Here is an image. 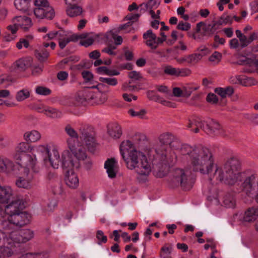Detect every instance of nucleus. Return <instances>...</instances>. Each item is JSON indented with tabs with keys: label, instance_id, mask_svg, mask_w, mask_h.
Here are the masks:
<instances>
[{
	"label": "nucleus",
	"instance_id": "6",
	"mask_svg": "<svg viewBox=\"0 0 258 258\" xmlns=\"http://www.w3.org/2000/svg\"><path fill=\"white\" fill-rule=\"evenodd\" d=\"M64 131L70 137L67 139V143L72 153H74L79 159L85 157V149L79 145L78 142L79 135L77 132L70 124L66 126Z\"/></svg>",
	"mask_w": 258,
	"mask_h": 258
},
{
	"label": "nucleus",
	"instance_id": "15",
	"mask_svg": "<svg viewBox=\"0 0 258 258\" xmlns=\"http://www.w3.org/2000/svg\"><path fill=\"white\" fill-rule=\"evenodd\" d=\"M24 167V175L19 177L16 181V185L19 188L29 189L31 188V181L33 177L32 173H30L28 167Z\"/></svg>",
	"mask_w": 258,
	"mask_h": 258
},
{
	"label": "nucleus",
	"instance_id": "31",
	"mask_svg": "<svg viewBox=\"0 0 258 258\" xmlns=\"http://www.w3.org/2000/svg\"><path fill=\"white\" fill-rule=\"evenodd\" d=\"M251 81V78L245 76H234L229 78V81L231 84H240L245 86L250 85Z\"/></svg>",
	"mask_w": 258,
	"mask_h": 258
},
{
	"label": "nucleus",
	"instance_id": "21",
	"mask_svg": "<svg viewBox=\"0 0 258 258\" xmlns=\"http://www.w3.org/2000/svg\"><path fill=\"white\" fill-rule=\"evenodd\" d=\"M64 180L66 184L71 188L75 189L79 186V177L74 170L66 171Z\"/></svg>",
	"mask_w": 258,
	"mask_h": 258
},
{
	"label": "nucleus",
	"instance_id": "1",
	"mask_svg": "<svg viewBox=\"0 0 258 258\" xmlns=\"http://www.w3.org/2000/svg\"><path fill=\"white\" fill-rule=\"evenodd\" d=\"M240 164L236 158L228 159L223 166H217L214 174L215 181L228 185H240L241 190L248 196H255L257 185L254 174L245 176L240 172Z\"/></svg>",
	"mask_w": 258,
	"mask_h": 258
},
{
	"label": "nucleus",
	"instance_id": "4",
	"mask_svg": "<svg viewBox=\"0 0 258 258\" xmlns=\"http://www.w3.org/2000/svg\"><path fill=\"white\" fill-rule=\"evenodd\" d=\"M173 136L168 133L160 135L159 140L160 145L157 147L155 152L162 161L169 163L173 162L174 159H177V151L183 144L178 141H173Z\"/></svg>",
	"mask_w": 258,
	"mask_h": 258
},
{
	"label": "nucleus",
	"instance_id": "56",
	"mask_svg": "<svg viewBox=\"0 0 258 258\" xmlns=\"http://www.w3.org/2000/svg\"><path fill=\"white\" fill-rule=\"evenodd\" d=\"M58 41L59 46L61 49L64 48L70 42L68 37L64 36L63 32L62 33L60 36L57 40Z\"/></svg>",
	"mask_w": 258,
	"mask_h": 258
},
{
	"label": "nucleus",
	"instance_id": "28",
	"mask_svg": "<svg viewBox=\"0 0 258 258\" xmlns=\"http://www.w3.org/2000/svg\"><path fill=\"white\" fill-rule=\"evenodd\" d=\"M201 119L197 117L193 120H189L187 127L188 128H191V130L195 133H197L199 132L200 128L202 129L204 131L205 130V126Z\"/></svg>",
	"mask_w": 258,
	"mask_h": 258
},
{
	"label": "nucleus",
	"instance_id": "51",
	"mask_svg": "<svg viewBox=\"0 0 258 258\" xmlns=\"http://www.w3.org/2000/svg\"><path fill=\"white\" fill-rule=\"evenodd\" d=\"M96 237L97 239V243L98 244L105 243L107 242V236L104 234V233L102 230H99L97 231Z\"/></svg>",
	"mask_w": 258,
	"mask_h": 258
},
{
	"label": "nucleus",
	"instance_id": "27",
	"mask_svg": "<svg viewBox=\"0 0 258 258\" xmlns=\"http://www.w3.org/2000/svg\"><path fill=\"white\" fill-rule=\"evenodd\" d=\"M15 165L13 161L8 158L0 157V171L10 173L15 170Z\"/></svg>",
	"mask_w": 258,
	"mask_h": 258
},
{
	"label": "nucleus",
	"instance_id": "26",
	"mask_svg": "<svg viewBox=\"0 0 258 258\" xmlns=\"http://www.w3.org/2000/svg\"><path fill=\"white\" fill-rule=\"evenodd\" d=\"M13 21L16 22V24L25 31L28 30L32 25L31 19L26 16L16 17Z\"/></svg>",
	"mask_w": 258,
	"mask_h": 258
},
{
	"label": "nucleus",
	"instance_id": "63",
	"mask_svg": "<svg viewBox=\"0 0 258 258\" xmlns=\"http://www.w3.org/2000/svg\"><path fill=\"white\" fill-rule=\"evenodd\" d=\"M128 76L130 78L135 80H139L142 78V76L139 72L136 71H132L129 72Z\"/></svg>",
	"mask_w": 258,
	"mask_h": 258
},
{
	"label": "nucleus",
	"instance_id": "2",
	"mask_svg": "<svg viewBox=\"0 0 258 258\" xmlns=\"http://www.w3.org/2000/svg\"><path fill=\"white\" fill-rule=\"evenodd\" d=\"M178 160L183 163H190L193 169L203 175H208L210 180L215 179L216 168L212 154L206 147L191 146L183 144L177 151Z\"/></svg>",
	"mask_w": 258,
	"mask_h": 258
},
{
	"label": "nucleus",
	"instance_id": "29",
	"mask_svg": "<svg viewBox=\"0 0 258 258\" xmlns=\"http://www.w3.org/2000/svg\"><path fill=\"white\" fill-rule=\"evenodd\" d=\"M90 92L91 90L89 89L79 91L76 96V101L81 104H84L86 102L89 103L90 97L92 96Z\"/></svg>",
	"mask_w": 258,
	"mask_h": 258
},
{
	"label": "nucleus",
	"instance_id": "20",
	"mask_svg": "<svg viewBox=\"0 0 258 258\" xmlns=\"http://www.w3.org/2000/svg\"><path fill=\"white\" fill-rule=\"evenodd\" d=\"M104 168L109 178H113L116 177L118 171V166L117 161L114 158L107 159L105 162Z\"/></svg>",
	"mask_w": 258,
	"mask_h": 258
},
{
	"label": "nucleus",
	"instance_id": "50",
	"mask_svg": "<svg viewBox=\"0 0 258 258\" xmlns=\"http://www.w3.org/2000/svg\"><path fill=\"white\" fill-rule=\"evenodd\" d=\"M82 76L86 83H90L93 85H95V83H94L93 81V75L91 72L88 71H83L82 73Z\"/></svg>",
	"mask_w": 258,
	"mask_h": 258
},
{
	"label": "nucleus",
	"instance_id": "23",
	"mask_svg": "<svg viewBox=\"0 0 258 258\" xmlns=\"http://www.w3.org/2000/svg\"><path fill=\"white\" fill-rule=\"evenodd\" d=\"M98 91V92L94 93L91 90L90 94L92 96L89 100L90 104L92 105L102 104L107 101V95L101 90Z\"/></svg>",
	"mask_w": 258,
	"mask_h": 258
},
{
	"label": "nucleus",
	"instance_id": "39",
	"mask_svg": "<svg viewBox=\"0 0 258 258\" xmlns=\"http://www.w3.org/2000/svg\"><path fill=\"white\" fill-rule=\"evenodd\" d=\"M35 54L38 59L44 61L48 57L49 53L45 48H39L35 51Z\"/></svg>",
	"mask_w": 258,
	"mask_h": 258
},
{
	"label": "nucleus",
	"instance_id": "43",
	"mask_svg": "<svg viewBox=\"0 0 258 258\" xmlns=\"http://www.w3.org/2000/svg\"><path fill=\"white\" fill-rule=\"evenodd\" d=\"M35 92L39 95L47 96L51 94V90L43 86H37L35 88Z\"/></svg>",
	"mask_w": 258,
	"mask_h": 258
},
{
	"label": "nucleus",
	"instance_id": "12",
	"mask_svg": "<svg viewBox=\"0 0 258 258\" xmlns=\"http://www.w3.org/2000/svg\"><path fill=\"white\" fill-rule=\"evenodd\" d=\"M37 150L42 154L48 156L50 165L54 169L58 168L60 163V156L58 151L56 149H53L52 152L50 153L48 145L45 144L38 146Z\"/></svg>",
	"mask_w": 258,
	"mask_h": 258
},
{
	"label": "nucleus",
	"instance_id": "33",
	"mask_svg": "<svg viewBox=\"0 0 258 258\" xmlns=\"http://www.w3.org/2000/svg\"><path fill=\"white\" fill-rule=\"evenodd\" d=\"M258 216V210L254 208L248 209L244 213L243 220L246 222L254 221Z\"/></svg>",
	"mask_w": 258,
	"mask_h": 258
},
{
	"label": "nucleus",
	"instance_id": "55",
	"mask_svg": "<svg viewBox=\"0 0 258 258\" xmlns=\"http://www.w3.org/2000/svg\"><path fill=\"white\" fill-rule=\"evenodd\" d=\"M62 33L61 31L51 32L45 35L44 38L46 40L55 39L57 40Z\"/></svg>",
	"mask_w": 258,
	"mask_h": 258
},
{
	"label": "nucleus",
	"instance_id": "14",
	"mask_svg": "<svg viewBox=\"0 0 258 258\" xmlns=\"http://www.w3.org/2000/svg\"><path fill=\"white\" fill-rule=\"evenodd\" d=\"M163 72L166 75L176 77H184L188 76L191 74V71L189 69L174 68L170 65L164 66Z\"/></svg>",
	"mask_w": 258,
	"mask_h": 258
},
{
	"label": "nucleus",
	"instance_id": "32",
	"mask_svg": "<svg viewBox=\"0 0 258 258\" xmlns=\"http://www.w3.org/2000/svg\"><path fill=\"white\" fill-rule=\"evenodd\" d=\"M23 138L28 143H34L41 139V134L36 130H32L26 132L24 134Z\"/></svg>",
	"mask_w": 258,
	"mask_h": 258
},
{
	"label": "nucleus",
	"instance_id": "38",
	"mask_svg": "<svg viewBox=\"0 0 258 258\" xmlns=\"http://www.w3.org/2000/svg\"><path fill=\"white\" fill-rule=\"evenodd\" d=\"M30 96V92L29 90L27 88H24L16 93L15 98L17 101L21 102L28 98Z\"/></svg>",
	"mask_w": 258,
	"mask_h": 258
},
{
	"label": "nucleus",
	"instance_id": "8",
	"mask_svg": "<svg viewBox=\"0 0 258 258\" xmlns=\"http://www.w3.org/2000/svg\"><path fill=\"white\" fill-rule=\"evenodd\" d=\"M30 216L26 212H20L8 216L6 220H3L1 224L6 227L10 231H12L13 226L21 227L28 224L30 220Z\"/></svg>",
	"mask_w": 258,
	"mask_h": 258
},
{
	"label": "nucleus",
	"instance_id": "45",
	"mask_svg": "<svg viewBox=\"0 0 258 258\" xmlns=\"http://www.w3.org/2000/svg\"><path fill=\"white\" fill-rule=\"evenodd\" d=\"M187 63L195 64L197 63L201 59L202 55L197 53L187 55Z\"/></svg>",
	"mask_w": 258,
	"mask_h": 258
},
{
	"label": "nucleus",
	"instance_id": "17",
	"mask_svg": "<svg viewBox=\"0 0 258 258\" xmlns=\"http://www.w3.org/2000/svg\"><path fill=\"white\" fill-rule=\"evenodd\" d=\"M143 137V136H142L140 135H136L134 137L135 142L134 143H132L129 140H126L122 142L120 145V153L122 158H124L126 153L128 154L130 151L132 150H136L135 147L138 146V143L137 141H141L142 138Z\"/></svg>",
	"mask_w": 258,
	"mask_h": 258
},
{
	"label": "nucleus",
	"instance_id": "3",
	"mask_svg": "<svg viewBox=\"0 0 258 258\" xmlns=\"http://www.w3.org/2000/svg\"><path fill=\"white\" fill-rule=\"evenodd\" d=\"M122 158L127 168L135 170L138 174L137 178L139 181L144 182L147 180L152 170V163L147 158L145 153L137 149L132 150Z\"/></svg>",
	"mask_w": 258,
	"mask_h": 258
},
{
	"label": "nucleus",
	"instance_id": "35",
	"mask_svg": "<svg viewBox=\"0 0 258 258\" xmlns=\"http://www.w3.org/2000/svg\"><path fill=\"white\" fill-rule=\"evenodd\" d=\"M66 13L70 17H75L81 16L83 13V8L79 6L67 7Z\"/></svg>",
	"mask_w": 258,
	"mask_h": 258
},
{
	"label": "nucleus",
	"instance_id": "16",
	"mask_svg": "<svg viewBox=\"0 0 258 258\" xmlns=\"http://www.w3.org/2000/svg\"><path fill=\"white\" fill-rule=\"evenodd\" d=\"M143 38L145 44L152 50L156 49L160 44L158 37L151 29L143 34Z\"/></svg>",
	"mask_w": 258,
	"mask_h": 258
},
{
	"label": "nucleus",
	"instance_id": "9",
	"mask_svg": "<svg viewBox=\"0 0 258 258\" xmlns=\"http://www.w3.org/2000/svg\"><path fill=\"white\" fill-rule=\"evenodd\" d=\"M34 4V14L37 18L52 20L54 17V10L47 0H35Z\"/></svg>",
	"mask_w": 258,
	"mask_h": 258
},
{
	"label": "nucleus",
	"instance_id": "19",
	"mask_svg": "<svg viewBox=\"0 0 258 258\" xmlns=\"http://www.w3.org/2000/svg\"><path fill=\"white\" fill-rule=\"evenodd\" d=\"M80 132L81 140L84 142L89 150L93 151L96 146L93 136L90 134L84 127L81 128Z\"/></svg>",
	"mask_w": 258,
	"mask_h": 258
},
{
	"label": "nucleus",
	"instance_id": "49",
	"mask_svg": "<svg viewBox=\"0 0 258 258\" xmlns=\"http://www.w3.org/2000/svg\"><path fill=\"white\" fill-rule=\"evenodd\" d=\"M147 96H148V97L150 100H152L155 101L160 102L164 105H167V104L168 103V102H166L165 100H162L159 97V96L157 95V94H156V93H155L152 91L148 92Z\"/></svg>",
	"mask_w": 258,
	"mask_h": 258
},
{
	"label": "nucleus",
	"instance_id": "44",
	"mask_svg": "<svg viewBox=\"0 0 258 258\" xmlns=\"http://www.w3.org/2000/svg\"><path fill=\"white\" fill-rule=\"evenodd\" d=\"M161 0H150L147 4H143L141 7L144 10L157 8L160 4Z\"/></svg>",
	"mask_w": 258,
	"mask_h": 258
},
{
	"label": "nucleus",
	"instance_id": "36",
	"mask_svg": "<svg viewBox=\"0 0 258 258\" xmlns=\"http://www.w3.org/2000/svg\"><path fill=\"white\" fill-rule=\"evenodd\" d=\"M44 114L51 118H59L62 116V112L60 110L50 106L46 107V109L44 110Z\"/></svg>",
	"mask_w": 258,
	"mask_h": 258
},
{
	"label": "nucleus",
	"instance_id": "40",
	"mask_svg": "<svg viewBox=\"0 0 258 258\" xmlns=\"http://www.w3.org/2000/svg\"><path fill=\"white\" fill-rule=\"evenodd\" d=\"M106 38L109 42L113 40L115 45H120L122 42V37L117 35L112 31H110L106 34Z\"/></svg>",
	"mask_w": 258,
	"mask_h": 258
},
{
	"label": "nucleus",
	"instance_id": "59",
	"mask_svg": "<svg viewBox=\"0 0 258 258\" xmlns=\"http://www.w3.org/2000/svg\"><path fill=\"white\" fill-rule=\"evenodd\" d=\"M185 9L183 7H180L177 9V14L180 16L184 21H188L190 16L187 14H185Z\"/></svg>",
	"mask_w": 258,
	"mask_h": 258
},
{
	"label": "nucleus",
	"instance_id": "60",
	"mask_svg": "<svg viewBox=\"0 0 258 258\" xmlns=\"http://www.w3.org/2000/svg\"><path fill=\"white\" fill-rule=\"evenodd\" d=\"M86 34H73L70 36H69L68 37V39L70 41V42H76L78 40L80 39H83L84 38H85Z\"/></svg>",
	"mask_w": 258,
	"mask_h": 258
},
{
	"label": "nucleus",
	"instance_id": "11",
	"mask_svg": "<svg viewBox=\"0 0 258 258\" xmlns=\"http://www.w3.org/2000/svg\"><path fill=\"white\" fill-rule=\"evenodd\" d=\"M10 236L13 246L15 243H25L31 240L34 237V233L29 229H17L11 231Z\"/></svg>",
	"mask_w": 258,
	"mask_h": 258
},
{
	"label": "nucleus",
	"instance_id": "54",
	"mask_svg": "<svg viewBox=\"0 0 258 258\" xmlns=\"http://www.w3.org/2000/svg\"><path fill=\"white\" fill-rule=\"evenodd\" d=\"M191 28V25L188 22L180 21L178 23L176 28L179 30L187 31Z\"/></svg>",
	"mask_w": 258,
	"mask_h": 258
},
{
	"label": "nucleus",
	"instance_id": "46",
	"mask_svg": "<svg viewBox=\"0 0 258 258\" xmlns=\"http://www.w3.org/2000/svg\"><path fill=\"white\" fill-rule=\"evenodd\" d=\"M181 88L182 89L183 97H188L194 91L198 89V87H194L190 85H186Z\"/></svg>",
	"mask_w": 258,
	"mask_h": 258
},
{
	"label": "nucleus",
	"instance_id": "7",
	"mask_svg": "<svg viewBox=\"0 0 258 258\" xmlns=\"http://www.w3.org/2000/svg\"><path fill=\"white\" fill-rule=\"evenodd\" d=\"M29 149V144L23 142L18 144L15 148L14 158L22 167L32 166L35 164V160L30 155L26 154Z\"/></svg>",
	"mask_w": 258,
	"mask_h": 258
},
{
	"label": "nucleus",
	"instance_id": "13",
	"mask_svg": "<svg viewBox=\"0 0 258 258\" xmlns=\"http://www.w3.org/2000/svg\"><path fill=\"white\" fill-rule=\"evenodd\" d=\"M24 203L22 200L17 199L13 201L11 203L5 207L4 212L6 215L5 216V220L8 218V216L11 215L14 213H18L20 210L24 208Z\"/></svg>",
	"mask_w": 258,
	"mask_h": 258
},
{
	"label": "nucleus",
	"instance_id": "10",
	"mask_svg": "<svg viewBox=\"0 0 258 258\" xmlns=\"http://www.w3.org/2000/svg\"><path fill=\"white\" fill-rule=\"evenodd\" d=\"M72 155L69 150H66L61 154V159L62 167L66 171L73 170L74 169H78L80 166V161H83L87 158V154L85 151V157L79 159L74 153Z\"/></svg>",
	"mask_w": 258,
	"mask_h": 258
},
{
	"label": "nucleus",
	"instance_id": "53",
	"mask_svg": "<svg viewBox=\"0 0 258 258\" xmlns=\"http://www.w3.org/2000/svg\"><path fill=\"white\" fill-rule=\"evenodd\" d=\"M14 4L16 8L20 11L25 10L27 7V2L26 0H15Z\"/></svg>",
	"mask_w": 258,
	"mask_h": 258
},
{
	"label": "nucleus",
	"instance_id": "42",
	"mask_svg": "<svg viewBox=\"0 0 258 258\" xmlns=\"http://www.w3.org/2000/svg\"><path fill=\"white\" fill-rule=\"evenodd\" d=\"M232 22V18L230 16L224 14L221 16L218 21L214 23L213 27H215L217 24L221 25H225L228 23L231 24Z\"/></svg>",
	"mask_w": 258,
	"mask_h": 258
},
{
	"label": "nucleus",
	"instance_id": "30",
	"mask_svg": "<svg viewBox=\"0 0 258 258\" xmlns=\"http://www.w3.org/2000/svg\"><path fill=\"white\" fill-rule=\"evenodd\" d=\"M4 230L0 229V244L12 245V241L10 236L11 231L6 227H4Z\"/></svg>",
	"mask_w": 258,
	"mask_h": 258
},
{
	"label": "nucleus",
	"instance_id": "22",
	"mask_svg": "<svg viewBox=\"0 0 258 258\" xmlns=\"http://www.w3.org/2000/svg\"><path fill=\"white\" fill-rule=\"evenodd\" d=\"M99 81L101 82L98 83L95 82V85L89 86V88H96L98 90H102L104 88H106L105 84H106L109 86H115L117 83V80L115 78H105V77H100L99 79Z\"/></svg>",
	"mask_w": 258,
	"mask_h": 258
},
{
	"label": "nucleus",
	"instance_id": "57",
	"mask_svg": "<svg viewBox=\"0 0 258 258\" xmlns=\"http://www.w3.org/2000/svg\"><path fill=\"white\" fill-rule=\"evenodd\" d=\"M223 203L227 208H234L235 205L234 199L230 197H226L223 201Z\"/></svg>",
	"mask_w": 258,
	"mask_h": 258
},
{
	"label": "nucleus",
	"instance_id": "37",
	"mask_svg": "<svg viewBox=\"0 0 258 258\" xmlns=\"http://www.w3.org/2000/svg\"><path fill=\"white\" fill-rule=\"evenodd\" d=\"M82 34H86V37L84 39H81L80 44L85 47H88L92 45L97 38V35L91 33H83Z\"/></svg>",
	"mask_w": 258,
	"mask_h": 258
},
{
	"label": "nucleus",
	"instance_id": "62",
	"mask_svg": "<svg viewBox=\"0 0 258 258\" xmlns=\"http://www.w3.org/2000/svg\"><path fill=\"white\" fill-rule=\"evenodd\" d=\"M218 100L217 96L214 93H210L207 97V101L209 103L215 104L217 103Z\"/></svg>",
	"mask_w": 258,
	"mask_h": 258
},
{
	"label": "nucleus",
	"instance_id": "61",
	"mask_svg": "<svg viewBox=\"0 0 258 258\" xmlns=\"http://www.w3.org/2000/svg\"><path fill=\"white\" fill-rule=\"evenodd\" d=\"M23 46L26 48L29 46V43L28 42V40L25 38H21L16 44V46L19 49H22Z\"/></svg>",
	"mask_w": 258,
	"mask_h": 258
},
{
	"label": "nucleus",
	"instance_id": "64",
	"mask_svg": "<svg viewBox=\"0 0 258 258\" xmlns=\"http://www.w3.org/2000/svg\"><path fill=\"white\" fill-rule=\"evenodd\" d=\"M239 39L240 41L241 46L242 48L246 47L249 44H250L248 38H247L244 35L242 36L241 37H240Z\"/></svg>",
	"mask_w": 258,
	"mask_h": 258
},
{
	"label": "nucleus",
	"instance_id": "24",
	"mask_svg": "<svg viewBox=\"0 0 258 258\" xmlns=\"http://www.w3.org/2000/svg\"><path fill=\"white\" fill-rule=\"evenodd\" d=\"M206 125L204 131L210 134H218L221 133V125L213 119H208L205 121Z\"/></svg>",
	"mask_w": 258,
	"mask_h": 258
},
{
	"label": "nucleus",
	"instance_id": "47",
	"mask_svg": "<svg viewBox=\"0 0 258 258\" xmlns=\"http://www.w3.org/2000/svg\"><path fill=\"white\" fill-rule=\"evenodd\" d=\"M128 113L132 117H137L139 118H143L146 113V111L143 109L137 111L133 109H130L128 110Z\"/></svg>",
	"mask_w": 258,
	"mask_h": 258
},
{
	"label": "nucleus",
	"instance_id": "52",
	"mask_svg": "<svg viewBox=\"0 0 258 258\" xmlns=\"http://www.w3.org/2000/svg\"><path fill=\"white\" fill-rule=\"evenodd\" d=\"M222 54L218 51H215L209 58L210 61L214 64L218 63L221 60Z\"/></svg>",
	"mask_w": 258,
	"mask_h": 258
},
{
	"label": "nucleus",
	"instance_id": "25",
	"mask_svg": "<svg viewBox=\"0 0 258 258\" xmlns=\"http://www.w3.org/2000/svg\"><path fill=\"white\" fill-rule=\"evenodd\" d=\"M13 197V191L8 186H0V203H8Z\"/></svg>",
	"mask_w": 258,
	"mask_h": 258
},
{
	"label": "nucleus",
	"instance_id": "18",
	"mask_svg": "<svg viewBox=\"0 0 258 258\" xmlns=\"http://www.w3.org/2000/svg\"><path fill=\"white\" fill-rule=\"evenodd\" d=\"M32 61V58L29 57L19 58L12 64L11 69L15 72H23L31 65Z\"/></svg>",
	"mask_w": 258,
	"mask_h": 258
},
{
	"label": "nucleus",
	"instance_id": "34",
	"mask_svg": "<svg viewBox=\"0 0 258 258\" xmlns=\"http://www.w3.org/2000/svg\"><path fill=\"white\" fill-rule=\"evenodd\" d=\"M108 133L111 138L115 139H119L122 135V130L119 125L115 123L108 128Z\"/></svg>",
	"mask_w": 258,
	"mask_h": 258
},
{
	"label": "nucleus",
	"instance_id": "58",
	"mask_svg": "<svg viewBox=\"0 0 258 258\" xmlns=\"http://www.w3.org/2000/svg\"><path fill=\"white\" fill-rule=\"evenodd\" d=\"M26 257L27 258H48V254L46 252L36 253H27Z\"/></svg>",
	"mask_w": 258,
	"mask_h": 258
},
{
	"label": "nucleus",
	"instance_id": "41",
	"mask_svg": "<svg viewBox=\"0 0 258 258\" xmlns=\"http://www.w3.org/2000/svg\"><path fill=\"white\" fill-rule=\"evenodd\" d=\"M12 246V245L0 244V258H5L11 256L10 247Z\"/></svg>",
	"mask_w": 258,
	"mask_h": 258
},
{
	"label": "nucleus",
	"instance_id": "5",
	"mask_svg": "<svg viewBox=\"0 0 258 258\" xmlns=\"http://www.w3.org/2000/svg\"><path fill=\"white\" fill-rule=\"evenodd\" d=\"M171 182L173 186H180L185 190L190 189L194 184L190 171L180 168L174 170Z\"/></svg>",
	"mask_w": 258,
	"mask_h": 258
},
{
	"label": "nucleus",
	"instance_id": "48",
	"mask_svg": "<svg viewBox=\"0 0 258 258\" xmlns=\"http://www.w3.org/2000/svg\"><path fill=\"white\" fill-rule=\"evenodd\" d=\"M172 251V247L171 246L164 245L161 249L160 257H165L170 256Z\"/></svg>",
	"mask_w": 258,
	"mask_h": 258
}]
</instances>
